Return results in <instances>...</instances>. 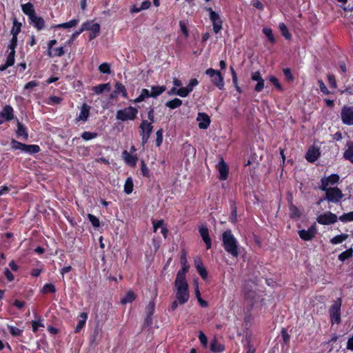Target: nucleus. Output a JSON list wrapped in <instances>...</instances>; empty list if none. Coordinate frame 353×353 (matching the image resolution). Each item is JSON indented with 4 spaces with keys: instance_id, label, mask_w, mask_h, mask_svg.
Wrapping results in <instances>:
<instances>
[{
    "instance_id": "f257e3e1",
    "label": "nucleus",
    "mask_w": 353,
    "mask_h": 353,
    "mask_svg": "<svg viewBox=\"0 0 353 353\" xmlns=\"http://www.w3.org/2000/svg\"><path fill=\"white\" fill-rule=\"evenodd\" d=\"M187 268L180 270L176 275L174 285L176 289V299L180 305H183L189 300L188 285L185 279Z\"/></svg>"
},
{
    "instance_id": "f03ea898",
    "label": "nucleus",
    "mask_w": 353,
    "mask_h": 353,
    "mask_svg": "<svg viewBox=\"0 0 353 353\" xmlns=\"http://www.w3.org/2000/svg\"><path fill=\"white\" fill-rule=\"evenodd\" d=\"M339 178H322L321 188L325 192V199L328 202L338 203L343 196L342 192L337 188H328L329 183L334 184Z\"/></svg>"
},
{
    "instance_id": "7ed1b4c3",
    "label": "nucleus",
    "mask_w": 353,
    "mask_h": 353,
    "mask_svg": "<svg viewBox=\"0 0 353 353\" xmlns=\"http://www.w3.org/2000/svg\"><path fill=\"white\" fill-rule=\"evenodd\" d=\"M222 241L225 251L232 256L237 257L239 256L238 242L231 230H226L223 233Z\"/></svg>"
},
{
    "instance_id": "20e7f679",
    "label": "nucleus",
    "mask_w": 353,
    "mask_h": 353,
    "mask_svg": "<svg viewBox=\"0 0 353 353\" xmlns=\"http://www.w3.org/2000/svg\"><path fill=\"white\" fill-rule=\"evenodd\" d=\"M205 73L210 78L211 82L213 85L217 87L219 90H223L224 88V78L220 71L210 68L207 69Z\"/></svg>"
},
{
    "instance_id": "39448f33",
    "label": "nucleus",
    "mask_w": 353,
    "mask_h": 353,
    "mask_svg": "<svg viewBox=\"0 0 353 353\" xmlns=\"http://www.w3.org/2000/svg\"><path fill=\"white\" fill-rule=\"evenodd\" d=\"M203 10L209 13V18L212 23L213 31L219 33L223 28V21L219 14L214 11L211 7H205Z\"/></svg>"
},
{
    "instance_id": "423d86ee",
    "label": "nucleus",
    "mask_w": 353,
    "mask_h": 353,
    "mask_svg": "<svg viewBox=\"0 0 353 353\" xmlns=\"http://www.w3.org/2000/svg\"><path fill=\"white\" fill-rule=\"evenodd\" d=\"M137 113L138 110L137 108L132 106H128L124 109L117 110L116 118L122 121L134 120L137 117Z\"/></svg>"
},
{
    "instance_id": "0eeeda50",
    "label": "nucleus",
    "mask_w": 353,
    "mask_h": 353,
    "mask_svg": "<svg viewBox=\"0 0 353 353\" xmlns=\"http://www.w3.org/2000/svg\"><path fill=\"white\" fill-rule=\"evenodd\" d=\"M342 301L340 298L334 301L329 310L331 323L339 324L341 322V307Z\"/></svg>"
},
{
    "instance_id": "6e6552de",
    "label": "nucleus",
    "mask_w": 353,
    "mask_h": 353,
    "mask_svg": "<svg viewBox=\"0 0 353 353\" xmlns=\"http://www.w3.org/2000/svg\"><path fill=\"white\" fill-rule=\"evenodd\" d=\"M139 128L142 143L143 144L146 143L148 141L153 130L152 123H149L147 120H142L139 125Z\"/></svg>"
},
{
    "instance_id": "1a4fd4ad",
    "label": "nucleus",
    "mask_w": 353,
    "mask_h": 353,
    "mask_svg": "<svg viewBox=\"0 0 353 353\" xmlns=\"http://www.w3.org/2000/svg\"><path fill=\"white\" fill-rule=\"evenodd\" d=\"M341 119L343 124L353 125V105H344L341 110Z\"/></svg>"
},
{
    "instance_id": "9d476101",
    "label": "nucleus",
    "mask_w": 353,
    "mask_h": 353,
    "mask_svg": "<svg viewBox=\"0 0 353 353\" xmlns=\"http://www.w3.org/2000/svg\"><path fill=\"white\" fill-rule=\"evenodd\" d=\"M317 233V229L316 224H313L307 230H300L298 231V234L300 238L303 241H310L316 236Z\"/></svg>"
},
{
    "instance_id": "9b49d317",
    "label": "nucleus",
    "mask_w": 353,
    "mask_h": 353,
    "mask_svg": "<svg viewBox=\"0 0 353 353\" xmlns=\"http://www.w3.org/2000/svg\"><path fill=\"white\" fill-rule=\"evenodd\" d=\"M30 25L33 26L37 31H41L46 28V21L43 17L37 14L28 18Z\"/></svg>"
},
{
    "instance_id": "f8f14e48",
    "label": "nucleus",
    "mask_w": 353,
    "mask_h": 353,
    "mask_svg": "<svg viewBox=\"0 0 353 353\" xmlns=\"http://www.w3.org/2000/svg\"><path fill=\"white\" fill-rule=\"evenodd\" d=\"M337 221V216L332 212H326L317 217V221L322 225H330L334 223Z\"/></svg>"
},
{
    "instance_id": "ddd939ff",
    "label": "nucleus",
    "mask_w": 353,
    "mask_h": 353,
    "mask_svg": "<svg viewBox=\"0 0 353 353\" xmlns=\"http://www.w3.org/2000/svg\"><path fill=\"white\" fill-rule=\"evenodd\" d=\"M321 155V152L319 148L314 145L310 146L306 154L305 159L310 163L315 162Z\"/></svg>"
},
{
    "instance_id": "4468645a",
    "label": "nucleus",
    "mask_w": 353,
    "mask_h": 353,
    "mask_svg": "<svg viewBox=\"0 0 353 353\" xmlns=\"http://www.w3.org/2000/svg\"><path fill=\"white\" fill-rule=\"evenodd\" d=\"M251 79L254 81H257V83L254 86V90L256 92H261L264 88V79L261 77L259 71L252 72L251 74Z\"/></svg>"
},
{
    "instance_id": "2eb2a0df",
    "label": "nucleus",
    "mask_w": 353,
    "mask_h": 353,
    "mask_svg": "<svg viewBox=\"0 0 353 353\" xmlns=\"http://www.w3.org/2000/svg\"><path fill=\"white\" fill-rule=\"evenodd\" d=\"M196 120L199 122V128L203 130L207 129L211 122L209 115L205 112H199Z\"/></svg>"
},
{
    "instance_id": "dca6fc26",
    "label": "nucleus",
    "mask_w": 353,
    "mask_h": 353,
    "mask_svg": "<svg viewBox=\"0 0 353 353\" xmlns=\"http://www.w3.org/2000/svg\"><path fill=\"white\" fill-rule=\"evenodd\" d=\"M259 165L256 162L251 161L248 160L247 163L244 164V172H248V176H256L258 175L256 169L259 168Z\"/></svg>"
},
{
    "instance_id": "f3484780",
    "label": "nucleus",
    "mask_w": 353,
    "mask_h": 353,
    "mask_svg": "<svg viewBox=\"0 0 353 353\" xmlns=\"http://www.w3.org/2000/svg\"><path fill=\"white\" fill-rule=\"evenodd\" d=\"M121 156L125 163L129 166L135 167L137 165L138 157L136 154H130L127 150H123Z\"/></svg>"
},
{
    "instance_id": "a211bd4d",
    "label": "nucleus",
    "mask_w": 353,
    "mask_h": 353,
    "mask_svg": "<svg viewBox=\"0 0 353 353\" xmlns=\"http://www.w3.org/2000/svg\"><path fill=\"white\" fill-rule=\"evenodd\" d=\"M199 233L206 245V248L208 250L210 249L211 248V239L209 236L208 228L205 225H201L199 227Z\"/></svg>"
},
{
    "instance_id": "6ab92c4d",
    "label": "nucleus",
    "mask_w": 353,
    "mask_h": 353,
    "mask_svg": "<svg viewBox=\"0 0 353 353\" xmlns=\"http://www.w3.org/2000/svg\"><path fill=\"white\" fill-rule=\"evenodd\" d=\"M79 23V18H74L71 19L69 21L64 22L62 23L53 25L51 26V28L52 29H57V28H64V29H68L75 27L78 23Z\"/></svg>"
},
{
    "instance_id": "aec40b11",
    "label": "nucleus",
    "mask_w": 353,
    "mask_h": 353,
    "mask_svg": "<svg viewBox=\"0 0 353 353\" xmlns=\"http://www.w3.org/2000/svg\"><path fill=\"white\" fill-rule=\"evenodd\" d=\"M14 110L12 106L10 105H6L0 112V114L7 121H10L14 119Z\"/></svg>"
},
{
    "instance_id": "412c9836",
    "label": "nucleus",
    "mask_w": 353,
    "mask_h": 353,
    "mask_svg": "<svg viewBox=\"0 0 353 353\" xmlns=\"http://www.w3.org/2000/svg\"><path fill=\"white\" fill-rule=\"evenodd\" d=\"M21 8L22 12L28 16V18L36 14L34 6L31 2L21 4Z\"/></svg>"
},
{
    "instance_id": "4be33fe9",
    "label": "nucleus",
    "mask_w": 353,
    "mask_h": 353,
    "mask_svg": "<svg viewBox=\"0 0 353 353\" xmlns=\"http://www.w3.org/2000/svg\"><path fill=\"white\" fill-rule=\"evenodd\" d=\"M17 125V130L16 131V133L17 137H21L23 140H27L28 137L27 128L24 125H23L18 119Z\"/></svg>"
},
{
    "instance_id": "5701e85b",
    "label": "nucleus",
    "mask_w": 353,
    "mask_h": 353,
    "mask_svg": "<svg viewBox=\"0 0 353 353\" xmlns=\"http://www.w3.org/2000/svg\"><path fill=\"white\" fill-rule=\"evenodd\" d=\"M90 114V106L84 103L81 108L80 113L77 118V121H86Z\"/></svg>"
},
{
    "instance_id": "b1692460",
    "label": "nucleus",
    "mask_w": 353,
    "mask_h": 353,
    "mask_svg": "<svg viewBox=\"0 0 353 353\" xmlns=\"http://www.w3.org/2000/svg\"><path fill=\"white\" fill-rule=\"evenodd\" d=\"M22 23L19 22L16 17L12 19V27L10 30L11 35L18 36L21 32Z\"/></svg>"
},
{
    "instance_id": "393cba45",
    "label": "nucleus",
    "mask_w": 353,
    "mask_h": 353,
    "mask_svg": "<svg viewBox=\"0 0 353 353\" xmlns=\"http://www.w3.org/2000/svg\"><path fill=\"white\" fill-rule=\"evenodd\" d=\"M79 320L78 321V323L74 328V332L79 333L82 330V328L85 326L86 320L88 318V314L85 312H81L79 315Z\"/></svg>"
},
{
    "instance_id": "a878e982",
    "label": "nucleus",
    "mask_w": 353,
    "mask_h": 353,
    "mask_svg": "<svg viewBox=\"0 0 353 353\" xmlns=\"http://www.w3.org/2000/svg\"><path fill=\"white\" fill-rule=\"evenodd\" d=\"M23 152L29 154H37L40 152L41 149L40 147L38 145H27L24 143V145L23 146Z\"/></svg>"
},
{
    "instance_id": "bb28decb",
    "label": "nucleus",
    "mask_w": 353,
    "mask_h": 353,
    "mask_svg": "<svg viewBox=\"0 0 353 353\" xmlns=\"http://www.w3.org/2000/svg\"><path fill=\"white\" fill-rule=\"evenodd\" d=\"M194 265L195 267L199 273L200 276L203 279H205L208 276V272L206 271L205 268L203 267V265L200 259H196L194 261Z\"/></svg>"
},
{
    "instance_id": "cd10ccee",
    "label": "nucleus",
    "mask_w": 353,
    "mask_h": 353,
    "mask_svg": "<svg viewBox=\"0 0 353 353\" xmlns=\"http://www.w3.org/2000/svg\"><path fill=\"white\" fill-rule=\"evenodd\" d=\"M347 148L343 153V157L353 163V141L347 143Z\"/></svg>"
},
{
    "instance_id": "c85d7f7f",
    "label": "nucleus",
    "mask_w": 353,
    "mask_h": 353,
    "mask_svg": "<svg viewBox=\"0 0 353 353\" xmlns=\"http://www.w3.org/2000/svg\"><path fill=\"white\" fill-rule=\"evenodd\" d=\"M219 176H228L229 168L227 163L222 159L218 164Z\"/></svg>"
},
{
    "instance_id": "c756f323",
    "label": "nucleus",
    "mask_w": 353,
    "mask_h": 353,
    "mask_svg": "<svg viewBox=\"0 0 353 353\" xmlns=\"http://www.w3.org/2000/svg\"><path fill=\"white\" fill-rule=\"evenodd\" d=\"M65 54L63 46L52 48L50 51L47 52V55L49 57H61Z\"/></svg>"
},
{
    "instance_id": "7c9ffc66",
    "label": "nucleus",
    "mask_w": 353,
    "mask_h": 353,
    "mask_svg": "<svg viewBox=\"0 0 353 353\" xmlns=\"http://www.w3.org/2000/svg\"><path fill=\"white\" fill-rule=\"evenodd\" d=\"M93 91L97 94H100L105 91L109 92L110 90V85L109 83L99 84L93 87Z\"/></svg>"
},
{
    "instance_id": "2f4dec72",
    "label": "nucleus",
    "mask_w": 353,
    "mask_h": 353,
    "mask_svg": "<svg viewBox=\"0 0 353 353\" xmlns=\"http://www.w3.org/2000/svg\"><path fill=\"white\" fill-rule=\"evenodd\" d=\"M101 26L99 23H95L92 24V29L90 33L89 34L88 39L89 41H92L95 39L100 33Z\"/></svg>"
},
{
    "instance_id": "473e14b6",
    "label": "nucleus",
    "mask_w": 353,
    "mask_h": 353,
    "mask_svg": "<svg viewBox=\"0 0 353 353\" xmlns=\"http://www.w3.org/2000/svg\"><path fill=\"white\" fill-rule=\"evenodd\" d=\"M151 90V97L156 98L164 92L166 90V88L164 85H154L152 86Z\"/></svg>"
},
{
    "instance_id": "72a5a7b5",
    "label": "nucleus",
    "mask_w": 353,
    "mask_h": 353,
    "mask_svg": "<svg viewBox=\"0 0 353 353\" xmlns=\"http://www.w3.org/2000/svg\"><path fill=\"white\" fill-rule=\"evenodd\" d=\"M148 97H151V92L148 89L143 88L141 90L140 95L134 100V103H141Z\"/></svg>"
},
{
    "instance_id": "f704fd0d",
    "label": "nucleus",
    "mask_w": 353,
    "mask_h": 353,
    "mask_svg": "<svg viewBox=\"0 0 353 353\" xmlns=\"http://www.w3.org/2000/svg\"><path fill=\"white\" fill-rule=\"evenodd\" d=\"M115 91L114 92L117 94H121L122 97L124 98L128 97V92L125 87L121 82H116L115 85Z\"/></svg>"
},
{
    "instance_id": "c9c22d12",
    "label": "nucleus",
    "mask_w": 353,
    "mask_h": 353,
    "mask_svg": "<svg viewBox=\"0 0 353 353\" xmlns=\"http://www.w3.org/2000/svg\"><path fill=\"white\" fill-rule=\"evenodd\" d=\"M279 28L281 31V34L285 37V39L290 40L292 38V34L288 30V27L286 25L281 22L279 24Z\"/></svg>"
},
{
    "instance_id": "e433bc0d",
    "label": "nucleus",
    "mask_w": 353,
    "mask_h": 353,
    "mask_svg": "<svg viewBox=\"0 0 353 353\" xmlns=\"http://www.w3.org/2000/svg\"><path fill=\"white\" fill-rule=\"evenodd\" d=\"M182 104V101L178 98L168 101L165 105L170 109H175L180 107Z\"/></svg>"
},
{
    "instance_id": "4c0bfd02",
    "label": "nucleus",
    "mask_w": 353,
    "mask_h": 353,
    "mask_svg": "<svg viewBox=\"0 0 353 353\" xmlns=\"http://www.w3.org/2000/svg\"><path fill=\"white\" fill-rule=\"evenodd\" d=\"M348 238V235L346 234H341L339 235H337L330 240V243L333 245H336L342 243L343 241H345Z\"/></svg>"
},
{
    "instance_id": "58836bf2",
    "label": "nucleus",
    "mask_w": 353,
    "mask_h": 353,
    "mask_svg": "<svg viewBox=\"0 0 353 353\" xmlns=\"http://www.w3.org/2000/svg\"><path fill=\"white\" fill-rule=\"evenodd\" d=\"M63 99L61 97L52 95L46 99V103L50 105H54L61 103Z\"/></svg>"
},
{
    "instance_id": "ea45409f",
    "label": "nucleus",
    "mask_w": 353,
    "mask_h": 353,
    "mask_svg": "<svg viewBox=\"0 0 353 353\" xmlns=\"http://www.w3.org/2000/svg\"><path fill=\"white\" fill-rule=\"evenodd\" d=\"M134 183L132 180V178H127L125 184H124V192L127 194H130L133 191Z\"/></svg>"
},
{
    "instance_id": "a19ab883",
    "label": "nucleus",
    "mask_w": 353,
    "mask_h": 353,
    "mask_svg": "<svg viewBox=\"0 0 353 353\" xmlns=\"http://www.w3.org/2000/svg\"><path fill=\"white\" fill-rule=\"evenodd\" d=\"M352 254H353V250H352V248H350V249H347V250L343 252L342 253H341L339 255L338 259L339 261L343 262L346 259L352 257Z\"/></svg>"
},
{
    "instance_id": "79ce46f5",
    "label": "nucleus",
    "mask_w": 353,
    "mask_h": 353,
    "mask_svg": "<svg viewBox=\"0 0 353 353\" xmlns=\"http://www.w3.org/2000/svg\"><path fill=\"white\" fill-rule=\"evenodd\" d=\"M263 33L265 35L271 43H274L276 42V39L273 35L272 30L271 28H264L263 29Z\"/></svg>"
},
{
    "instance_id": "37998d69",
    "label": "nucleus",
    "mask_w": 353,
    "mask_h": 353,
    "mask_svg": "<svg viewBox=\"0 0 353 353\" xmlns=\"http://www.w3.org/2000/svg\"><path fill=\"white\" fill-rule=\"evenodd\" d=\"M269 80L279 91H283V88L280 83L278 78H276L275 76L271 75L269 77Z\"/></svg>"
},
{
    "instance_id": "c03bdc74",
    "label": "nucleus",
    "mask_w": 353,
    "mask_h": 353,
    "mask_svg": "<svg viewBox=\"0 0 353 353\" xmlns=\"http://www.w3.org/2000/svg\"><path fill=\"white\" fill-rule=\"evenodd\" d=\"M99 70L102 74H110L111 73L110 65L108 63H103L99 66Z\"/></svg>"
},
{
    "instance_id": "a18cd8bd",
    "label": "nucleus",
    "mask_w": 353,
    "mask_h": 353,
    "mask_svg": "<svg viewBox=\"0 0 353 353\" xmlns=\"http://www.w3.org/2000/svg\"><path fill=\"white\" fill-rule=\"evenodd\" d=\"M135 299V294L132 291H128L125 296L121 299V303L125 304L131 303Z\"/></svg>"
},
{
    "instance_id": "49530a36",
    "label": "nucleus",
    "mask_w": 353,
    "mask_h": 353,
    "mask_svg": "<svg viewBox=\"0 0 353 353\" xmlns=\"http://www.w3.org/2000/svg\"><path fill=\"white\" fill-rule=\"evenodd\" d=\"M210 350L214 352H220L224 350V347L221 344L219 343L216 340H214L211 343Z\"/></svg>"
},
{
    "instance_id": "de8ad7c7",
    "label": "nucleus",
    "mask_w": 353,
    "mask_h": 353,
    "mask_svg": "<svg viewBox=\"0 0 353 353\" xmlns=\"http://www.w3.org/2000/svg\"><path fill=\"white\" fill-rule=\"evenodd\" d=\"M100 330L98 327H96L93 331V334L90 337V343L92 344H95L98 342L100 338Z\"/></svg>"
},
{
    "instance_id": "09e8293b",
    "label": "nucleus",
    "mask_w": 353,
    "mask_h": 353,
    "mask_svg": "<svg viewBox=\"0 0 353 353\" xmlns=\"http://www.w3.org/2000/svg\"><path fill=\"white\" fill-rule=\"evenodd\" d=\"M339 219L343 223L353 221V211L342 214Z\"/></svg>"
},
{
    "instance_id": "8fccbe9b",
    "label": "nucleus",
    "mask_w": 353,
    "mask_h": 353,
    "mask_svg": "<svg viewBox=\"0 0 353 353\" xmlns=\"http://www.w3.org/2000/svg\"><path fill=\"white\" fill-rule=\"evenodd\" d=\"M98 136L97 133L96 132H91L88 131H84L81 134V138L85 141H89L92 139L96 138Z\"/></svg>"
},
{
    "instance_id": "3c124183",
    "label": "nucleus",
    "mask_w": 353,
    "mask_h": 353,
    "mask_svg": "<svg viewBox=\"0 0 353 353\" xmlns=\"http://www.w3.org/2000/svg\"><path fill=\"white\" fill-rule=\"evenodd\" d=\"M283 74L285 77V79L288 82H293L294 80V77L291 72V70L289 68H285L283 69Z\"/></svg>"
},
{
    "instance_id": "603ef678",
    "label": "nucleus",
    "mask_w": 353,
    "mask_h": 353,
    "mask_svg": "<svg viewBox=\"0 0 353 353\" xmlns=\"http://www.w3.org/2000/svg\"><path fill=\"white\" fill-rule=\"evenodd\" d=\"M92 21H86L81 24V28L78 30L80 31L81 33H82L85 30L90 31L92 29Z\"/></svg>"
},
{
    "instance_id": "864d4df0",
    "label": "nucleus",
    "mask_w": 353,
    "mask_h": 353,
    "mask_svg": "<svg viewBox=\"0 0 353 353\" xmlns=\"http://www.w3.org/2000/svg\"><path fill=\"white\" fill-rule=\"evenodd\" d=\"M163 133V130L162 128H160L156 132V145L157 147H159L162 144Z\"/></svg>"
},
{
    "instance_id": "5fc2aeb1",
    "label": "nucleus",
    "mask_w": 353,
    "mask_h": 353,
    "mask_svg": "<svg viewBox=\"0 0 353 353\" xmlns=\"http://www.w3.org/2000/svg\"><path fill=\"white\" fill-rule=\"evenodd\" d=\"M55 291H56L55 287L52 283H46V285H44V286L43 287V288L41 290V292L43 294H47L49 292H55Z\"/></svg>"
},
{
    "instance_id": "6e6d98bb",
    "label": "nucleus",
    "mask_w": 353,
    "mask_h": 353,
    "mask_svg": "<svg viewBox=\"0 0 353 353\" xmlns=\"http://www.w3.org/2000/svg\"><path fill=\"white\" fill-rule=\"evenodd\" d=\"M18 36L12 35V38L8 43V48L10 50H15L17 46Z\"/></svg>"
},
{
    "instance_id": "4d7b16f0",
    "label": "nucleus",
    "mask_w": 353,
    "mask_h": 353,
    "mask_svg": "<svg viewBox=\"0 0 353 353\" xmlns=\"http://www.w3.org/2000/svg\"><path fill=\"white\" fill-rule=\"evenodd\" d=\"M10 145H11L12 149L15 150H20L23 152V146L24 145V143H22L12 139L11 140Z\"/></svg>"
},
{
    "instance_id": "13d9d810",
    "label": "nucleus",
    "mask_w": 353,
    "mask_h": 353,
    "mask_svg": "<svg viewBox=\"0 0 353 353\" xmlns=\"http://www.w3.org/2000/svg\"><path fill=\"white\" fill-rule=\"evenodd\" d=\"M8 329L9 330L10 334L14 336H20L22 334V330L15 326L8 325Z\"/></svg>"
},
{
    "instance_id": "bf43d9fd",
    "label": "nucleus",
    "mask_w": 353,
    "mask_h": 353,
    "mask_svg": "<svg viewBox=\"0 0 353 353\" xmlns=\"http://www.w3.org/2000/svg\"><path fill=\"white\" fill-rule=\"evenodd\" d=\"M15 50H10L8 53L6 62L10 66H12L14 63Z\"/></svg>"
},
{
    "instance_id": "052dcab7",
    "label": "nucleus",
    "mask_w": 353,
    "mask_h": 353,
    "mask_svg": "<svg viewBox=\"0 0 353 353\" xmlns=\"http://www.w3.org/2000/svg\"><path fill=\"white\" fill-rule=\"evenodd\" d=\"M190 93V92H189V90H188L186 87H185V88H180L179 89H177L176 90L175 94H176L181 97H186L187 96H188V94Z\"/></svg>"
},
{
    "instance_id": "680f3d73",
    "label": "nucleus",
    "mask_w": 353,
    "mask_h": 353,
    "mask_svg": "<svg viewBox=\"0 0 353 353\" xmlns=\"http://www.w3.org/2000/svg\"><path fill=\"white\" fill-rule=\"evenodd\" d=\"M81 33L80 32V31L79 30L74 31L70 38L69 39H68L65 42V44L68 45V46H71L74 41L81 34Z\"/></svg>"
},
{
    "instance_id": "e2e57ef3",
    "label": "nucleus",
    "mask_w": 353,
    "mask_h": 353,
    "mask_svg": "<svg viewBox=\"0 0 353 353\" xmlns=\"http://www.w3.org/2000/svg\"><path fill=\"white\" fill-rule=\"evenodd\" d=\"M88 218L90 223H92V226L94 228H97L99 226V220L97 217H96L94 215H92L91 214H88Z\"/></svg>"
},
{
    "instance_id": "0e129e2a",
    "label": "nucleus",
    "mask_w": 353,
    "mask_h": 353,
    "mask_svg": "<svg viewBox=\"0 0 353 353\" xmlns=\"http://www.w3.org/2000/svg\"><path fill=\"white\" fill-rule=\"evenodd\" d=\"M32 331L34 332H37L39 330V327H43L44 325L41 323V320L39 319V321H32Z\"/></svg>"
},
{
    "instance_id": "69168bd1",
    "label": "nucleus",
    "mask_w": 353,
    "mask_h": 353,
    "mask_svg": "<svg viewBox=\"0 0 353 353\" xmlns=\"http://www.w3.org/2000/svg\"><path fill=\"white\" fill-rule=\"evenodd\" d=\"M155 303L154 301H150L146 307V314L152 315L154 312Z\"/></svg>"
},
{
    "instance_id": "338daca9",
    "label": "nucleus",
    "mask_w": 353,
    "mask_h": 353,
    "mask_svg": "<svg viewBox=\"0 0 353 353\" xmlns=\"http://www.w3.org/2000/svg\"><path fill=\"white\" fill-rule=\"evenodd\" d=\"M199 84V81L196 79H192L189 81V83L186 86V88L188 90H189L190 92H191L193 90V88L194 86L197 85Z\"/></svg>"
},
{
    "instance_id": "774afa93",
    "label": "nucleus",
    "mask_w": 353,
    "mask_h": 353,
    "mask_svg": "<svg viewBox=\"0 0 353 353\" xmlns=\"http://www.w3.org/2000/svg\"><path fill=\"white\" fill-rule=\"evenodd\" d=\"M327 81L330 84V86L332 88H336V81L335 77L333 74H328L327 75Z\"/></svg>"
}]
</instances>
